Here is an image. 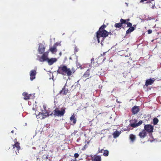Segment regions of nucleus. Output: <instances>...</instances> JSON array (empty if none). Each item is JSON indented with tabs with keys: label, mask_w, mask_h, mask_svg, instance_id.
<instances>
[{
	"label": "nucleus",
	"mask_w": 161,
	"mask_h": 161,
	"mask_svg": "<svg viewBox=\"0 0 161 161\" xmlns=\"http://www.w3.org/2000/svg\"><path fill=\"white\" fill-rule=\"evenodd\" d=\"M105 25H102L99 29V30L96 33V37L97 38L98 43H99L100 41L102 45V42L104 40L105 38L108 36V32L104 30L106 27Z\"/></svg>",
	"instance_id": "obj_1"
},
{
	"label": "nucleus",
	"mask_w": 161,
	"mask_h": 161,
	"mask_svg": "<svg viewBox=\"0 0 161 161\" xmlns=\"http://www.w3.org/2000/svg\"><path fill=\"white\" fill-rule=\"evenodd\" d=\"M58 73L63 75L70 76L72 74V71L69 68L64 65H61L58 67Z\"/></svg>",
	"instance_id": "obj_2"
},
{
	"label": "nucleus",
	"mask_w": 161,
	"mask_h": 161,
	"mask_svg": "<svg viewBox=\"0 0 161 161\" xmlns=\"http://www.w3.org/2000/svg\"><path fill=\"white\" fill-rule=\"evenodd\" d=\"M65 108L64 107H63L59 110L58 108H56L53 111V112L50 114V115L53 114L55 116L61 117L64 115L65 113Z\"/></svg>",
	"instance_id": "obj_3"
},
{
	"label": "nucleus",
	"mask_w": 161,
	"mask_h": 161,
	"mask_svg": "<svg viewBox=\"0 0 161 161\" xmlns=\"http://www.w3.org/2000/svg\"><path fill=\"white\" fill-rule=\"evenodd\" d=\"M130 123L129 125L133 128H136L140 125L142 123V121L140 120L138 122L136 119L131 120Z\"/></svg>",
	"instance_id": "obj_4"
},
{
	"label": "nucleus",
	"mask_w": 161,
	"mask_h": 161,
	"mask_svg": "<svg viewBox=\"0 0 161 161\" xmlns=\"http://www.w3.org/2000/svg\"><path fill=\"white\" fill-rule=\"evenodd\" d=\"M49 53V50L44 52L42 56L39 59V61L41 62H43L46 61H47L48 59L47 57Z\"/></svg>",
	"instance_id": "obj_5"
},
{
	"label": "nucleus",
	"mask_w": 161,
	"mask_h": 161,
	"mask_svg": "<svg viewBox=\"0 0 161 161\" xmlns=\"http://www.w3.org/2000/svg\"><path fill=\"white\" fill-rule=\"evenodd\" d=\"M145 130L148 132H151L153 131V127L150 125H146L144 126Z\"/></svg>",
	"instance_id": "obj_6"
},
{
	"label": "nucleus",
	"mask_w": 161,
	"mask_h": 161,
	"mask_svg": "<svg viewBox=\"0 0 161 161\" xmlns=\"http://www.w3.org/2000/svg\"><path fill=\"white\" fill-rule=\"evenodd\" d=\"M36 70H32L30 72V79L32 80L35 78L36 75Z\"/></svg>",
	"instance_id": "obj_7"
},
{
	"label": "nucleus",
	"mask_w": 161,
	"mask_h": 161,
	"mask_svg": "<svg viewBox=\"0 0 161 161\" xmlns=\"http://www.w3.org/2000/svg\"><path fill=\"white\" fill-rule=\"evenodd\" d=\"M67 87L68 86H66L65 85L63 88L62 90L60 92V93L63 95H66L69 91L68 88H67Z\"/></svg>",
	"instance_id": "obj_8"
},
{
	"label": "nucleus",
	"mask_w": 161,
	"mask_h": 161,
	"mask_svg": "<svg viewBox=\"0 0 161 161\" xmlns=\"http://www.w3.org/2000/svg\"><path fill=\"white\" fill-rule=\"evenodd\" d=\"M14 142L15 143L14 145H12L13 148H14L15 147H16V148L18 152L20 148V147L19 146V143L18 142H17V140L16 139H15L14 140Z\"/></svg>",
	"instance_id": "obj_9"
},
{
	"label": "nucleus",
	"mask_w": 161,
	"mask_h": 161,
	"mask_svg": "<svg viewBox=\"0 0 161 161\" xmlns=\"http://www.w3.org/2000/svg\"><path fill=\"white\" fill-rule=\"evenodd\" d=\"M70 123L71 125H74L76 123V118H75V116L74 115H72L70 117Z\"/></svg>",
	"instance_id": "obj_10"
},
{
	"label": "nucleus",
	"mask_w": 161,
	"mask_h": 161,
	"mask_svg": "<svg viewBox=\"0 0 161 161\" xmlns=\"http://www.w3.org/2000/svg\"><path fill=\"white\" fill-rule=\"evenodd\" d=\"M57 61V59L56 58H52L50 59L48 58L47 62L49 65H52L54 62Z\"/></svg>",
	"instance_id": "obj_11"
},
{
	"label": "nucleus",
	"mask_w": 161,
	"mask_h": 161,
	"mask_svg": "<svg viewBox=\"0 0 161 161\" xmlns=\"http://www.w3.org/2000/svg\"><path fill=\"white\" fill-rule=\"evenodd\" d=\"M155 80V79H149L147 80L146 81L145 85L146 86H148L149 85H152L153 83Z\"/></svg>",
	"instance_id": "obj_12"
},
{
	"label": "nucleus",
	"mask_w": 161,
	"mask_h": 161,
	"mask_svg": "<svg viewBox=\"0 0 161 161\" xmlns=\"http://www.w3.org/2000/svg\"><path fill=\"white\" fill-rule=\"evenodd\" d=\"M45 50V47L43 45H41L40 46L38 49L39 53L40 54L43 53H44Z\"/></svg>",
	"instance_id": "obj_13"
},
{
	"label": "nucleus",
	"mask_w": 161,
	"mask_h": 161,
	"mask_svg": "<svg viewBox=\"0 0 161 161\" xmlns=\"http://www.w3.org/2000/svg\"><path fill=\"white\" fill-rule=\"evenodd\" d=\"M24 96V99L25 100H28L30 99V97L31 96V94H28L26 92H24L22 94Z\"/></svg>",
	"instance_id": "obj_14"
},
{
	"label": "nucleus",
	"mask_w": 161,
	"mask_h": 161,
	"mask_svg": "<svg viewBox=\"0 0 161 161\" xmlns=\"http://www.w3.org/2000/svg\"><path fill=\"white\" fill-rule=\"evenodd\" d=\"M89 75V71L88 70H87L82 76V79L84 80H86V79H85L86 78V79L88 78Z\"/></svg>",
	"instance_id": "obj_15"
},
{
	"label": "nucleus",
	"mask_w": 161,
	"mask_h": 161,
	"mask_svg": "<svg viewBox=\"0 0 161 161\" xmlns=\"http://www.w3.org/2000/svg\"><path fill=\"white\" fill-rule=\"evenodd\" d=\"M92 161H101V157L99 156H95L92 158Z\"/></svg>",
	"instance_id": "obj_16"
},
{
	"label": "nucleus",
	"mask_w": 161,
	"mask_h": 161,
	"mask_svg": "<svg viewBox=\"0 0 161 161\" xmlns=\"http://www.w3.org/2000/svg\"><path fill=\"white\" fill-rule=\"evenodd\" d=\"M146 132L145 130H143L139 133V136L141 138H143L146 136Z\"/></svg>",
	"instance_id": "obj_17"
},
{
	"label": "nucleus",
	"mask_w": 161,
	"mask_h": 161,
	"mask_svg": "<svg viewBox=\"0 0 161 161\" xmlns=\"http://www.w3.org/2000/svg\"><path fill=\"white\" fill-rule=\"evenodd\" d=\"M139 111V109L138 107L134 106L132 109V111L134 114L137 113Z\"/></svg>",
	"instance_id": "obj_18"
},
{
	"label": "nucleus",
	"mask_w": 161,
	"mask_h": 161,
	"mask_svg": "<svg viewBox=\"0 0 161 161\" xmlns=\"http://www.w3.org/2000/svg\"><path fill=\"white\" fill-rule=\"evenodd\" d=\"M121 133V131H116L113 133V135L114 138H116L119 136Z\"/></svg>",
	"instance_id": "obj_19"
},
{
	"label": "nucleus",
	"mask_w": 161,
	"mask_h": 161,
	"mask_svg": "<svg viewBox=\"0 0 161 161\" xmlns=\"http://www.w3.org/2000/svg\"><path fill=\"white\" fill-rule=\"evenodd\" d=\"M48 50L50 51L52 53L56 52L57 51V47H56L55 46H53V47L50 48Z\"/></svg>",
	"instance_id": "obj_20"
},
{
	"label": "nucleus",
	"mask_w": 161,
	"mask_h": 161,
	"mask_svg": "<svg viewBox=\"0 0 161 161\" xmlns=\"http://www.w3.org/2000/svg\"><path fill=\"white\" fill-rule=\"evenodd\" d=\"M135 29V28L134 27H129L128 29L126 31V34H128L132 32Z\"/></svg>",
	"instance_id": "obj_21"
},
{
	"label": "nucleus",
	"mask_w": 161,
	"mask_h": 161,
	"mask_svg": "<svg viewBox=\"0 0 161 161\" xmlns=\"http://www.w3.org/2000/svg\"><path fill=\"white\" fill-rule=\"evenodd\" d=\"M136 136L133 134H130V139L131 142H133L136 139Z\"/></svg>",
	"instance_id": "obj_22"
},
{
	"label": "nucleus",
	"mask_w": 161,
	"mask_h": 161,
	"mask_svg": "<svg viewBox=\"0 0 161 161\" xmlns=\"http://www.w3.org/2000/svg\"><path fill=\"white\" fill-rule=\"evenodd\" d=\"M37 116L38 117V118H40L41 119H43L45 118V117H44V115H43V112L39 113V114L37 115Z\"/></svg>",
	"instance_id": "obj_23"
},
{
	"label": "nucleus",
	"mask_w": 161,
	"mask_h": 161,
	"mask_svg": "<svg viewBox=\"0 0 161 161\" xmlns=\"http://www.w3.org/2000/svg\"><path fill=\"white\" fill-rule=\"evenodd\" d=\"M129 19H121L120 20V21L122 23V24H127V23L128 21H129Z\"/></svg>",
	"instance_id": "obj_24"
},
{
	"label": "nucleus",
	"mask_w": 161,
	"mask_h": 161,
	"mask_svg": "<svg viewBox=\"0 0 161 161\" xmlns=\"http://www.w3.org/2000/svg\"><path fill=\"white\" fill-rule=\"evenodd\" d=\"M122 23L120 22V23H116L114 25V26L116 28H120L122 26Z\"/></svg>",
	"instance_id": "obj_25"
},
{
	"label": "nucleus",
	"mask_w": 161,
	"mask_h": 161,
	"mask_svg": "<svg viewBox=\"0 0 161 161\" xmlns=\"http://www.w3.org/2000/svg\"><path fill=\"white\" fill-rule=\"evenodd\" d=\"M103 151H104V152H103L104 156H108V153H109L108 151L107 150H105Z\"/></svg>",
	"instance_id": "obj_26"
},
{
	"label": "nucleus",
	"mask_w": 161,
	"mask_h": 161,
	"mask_svg": "<svg viewBox=\"0 0 161 161\" xmlns=\"http://www.w3.org/2000/svg\"><path fill=\"white\" fill-rule=\"evenodd\" d=\"M158 119L156 118H154L153 120V124L154 125H156L158 122Z\"/></svg>",
	"instance_id": "obj_27"
},
{
	"label": "nucleus",
	"mask_w": 161,
	"mask_h": 161,
	"mask_svg": "<svg viewBox=\"0 0 161 161\" xmlns=\"http://www.w3.org/2000/svg\"><path fill=\"white\" fill-rule=\"evenodd\" d=\"M43 115H44V117H45V118L47 117L49 115L47 112H43Z\"/></svg>",
	"instance_id": "obj_28"
},
{
	"label": "nucleus",
	"mask_w": 161,
	"mask_h": 161,
	"mask_svg": "<svg viewBox=\"0 0 161 161\" xmlns=\"http://www.w3.org/2000/svg\"><path fill=\"white\" fill-rule=\"evenodd\" d=\"M126 25H127V27H132V24L129 21H128Z\"/></svg>",
	"instance_id": "obj_29"
},
{
	"label": "nucleus",
	"mask_w": 161,
	"mask_h": 161,
	"mask_svg": "<svg viewBox=\"0 0 161 161\" xmlns=\"http://www.w3.org/2000/svg\"><path fill=\"white\" fill-rule=\"evenodd\" d=\"M89 143V142H87V144H86L84 146V147H83V148H82V150H85L86 148H87L88 147V145H87V144H88Z\"/></svg>",
	"instance_id": "obj_30"
},
{
	"label": "nucleus",
	"mask_w": 161,
	"mask_h": 161,
	"mask_svg": "<svg viewBox=\"0 0 161 161\" xmlns=\"http://www.w3.org/2000/svg\"><path fill=\"white\" fill-rule=\"evenodd\" d=\"M79 156V154L77 153H75L74 154V157H75V158H78Z\"/></svg>",
	"instance_id": "obj_31"
},
{
	"label": "nucleus",
	"mask_w": 161,
	"mask_h": 161,
	"mask_svg": "<svg viewBox=\"0 0 161 161\" xmlns=\"http://www.w3.org/2000/svg\"><path fill=\"white\" fill-rule=\"evenodd\" d=\"M60 45V43H58V42H56L54 44V45H53V46H55L56 47H57V46L58 45Z\"/></svg>",
	"instance_id": "obj_32"
},
{
	"label": "nucleus",
	"mask_w": 161,
	"mask_h": 161,
	"mask_svg": "<svg viewBox=\"0 0 161 161\" xmlns=\"http://www.w3.org/2000/svg\"><path fill=\"white\" fill-rule=\"evenodd\" d=\"M148 33L149 34H151L152 32V31L151 30H149L147 31Z\"/></svg>",
	"instance_id": "obj_33"
},
{
	"label": "nucleus",
	"mask_w": 161,
	"mask_h": 161,
	"mask_svg": "<svg viewBox=\"0 0 161 161\" xmlns=\"http://www.w3.org/2000/svg\"><path fill=\"white\" fill-rule=\"evenodd\" d=\"M103 149H102L101 150H100L99 149L98 152L99 153H103Z\"/></svg>",
	"instance_id": "obj_34"
},
{
	"label": "nucleus",
	"mask_w": 161,
	"mask_h": 161,
	"mask_svg": "<svg viewBox=\"0 0 161 161\" xmlns=\"http://www.w3.org/2000/svg\"><path fill=\"white\" fill-rule=\"evenodd\" d=\"M155 4H153L151 6V8H154L155 7Z\"/></svg>",
	"instance_id": "obj_35"
},
{
	"label": "nucleus",
	"mask_w": 161,
	"mask_h": 161,
	"mask_svg": "<svg viewBox=\"0 0 161 161\" xmlns=\"http://www.w3.org/2000/svg\"><path fill=\"white\" fill-rule=\"evenodd\" d=\"M147 0H141L140 2V3H142L143 2H144L146 1Z\"/></svg>",
	"instance_id": "obj_36"
},
{
	"label": "nucleus",
	"mask_w": 161,
	"mask_h": 161,
	"mask_svg": "<svg viewBox=\"0 0 161 161\" xmlns=\"http://www.w3.org/2000/svg\"><path fill=\"white\" fill-rule=\"evenodd\" d=\"M94 61V58H92L91 59V63H92L93 61Z\"/></svg>",
	"instance_id": "obj_37"
},
{
	"label": "nucleus",
	"mask_w": 161,
	"mask_h": 161,
	"mask_svg": "<svg viewBox=\"0 0 161 161\" xmlns=\"http://www.w3.org/2000/svg\"><path fill=\"white\" fill-rule=\"evenodd\" d=\"M71 161H76V158H75L74 159H72Z\"/></svg>",
	"instance_id": "obj_38"
},
{
	"label": "nucleus",
	"mask_w": 161,
	"mask_h": 161,
	"mask_svg": "<svg viewBox=\"0 0 161 161\" xmlns=\"http://www.w3.org/2000/svg\"><path fill=\"white\" fill-rule=\"evenodd\" d=\"M125 4H126V6L127 7H128V3H125Z\"/></svg>",
	"instance_id": "obj_39"
},
{
	"label": "nucleus",
	"mask_w": 161,
	"mask_h": 161,
	"mask_svg": "<svg viewBox=\"0 0 161 161\" xmlns=\"http://www.w3.org/2000/svg\"><path fill=\"white\" fill-rule=\"evenodd\" d=\"M106 53V52H104V53H103V56L105 54V53Z\"/></svg>",
	"instance_id": "obj_40"
},
{
	"label": "nucleus",
	"mask_w": 161,
	"mask_h": 161,
	"mask_svg": "<svg viewBox=\"0 0 161 161\" xmlns=\"http://www.w3.org/2000/svg\"><path fill=\"white\" fill-rule=\"evenodd\" d=\"M11 133H14V131L13 130H12V131H11Z\"/></svg>",
	"instance_id": "obj_41"
},
{
	"label": "nucleus",
	"mask_w": 161,
	"mask_h": 161,
	"mask_svg": "<svg viewBox=\"0 0 161 161\" xmlns=\"http://www.w3.org/2000/svg\"><path fill=\"white\" fill-rule=\"evenodd\" d=\"M59 54L61 56V54H62L61 53V52Z\"/></svg>",
	"instance_id": "obj_42"
},
{
	"label": "nucleus",
	"mask_w": 161,
	"mask_h": 161,
	"mask_svg": "<svg viewBox=\"0 0 161 161\" xmlns=\"http://www.w3.org/2000/svg\"><path fill=\"white\" fill-rule=\"evenodd\" d=\"M136 26V25H133V27H135Z\"/></svg>",
	"instance_id": "obj_43"
},
{
	"label": "nucleus",
	"mask_w": 161,
	"mask_h": 161,
	"mask_svg": "<svg viewBox=\"0 0 161 161\" xmlns=\"http://www.w3.org/2000/svg\"><path fill=\"white\" fill-rule=\"evenodd\" d=\"M116 101L117 102L119 103V101H118L117 100Z\"/></svg>",
	"instance_id": "obj_44"
},
{
	"label": "nucleus",
	"mask_w": 161,
	"mask_h": 161,
	"mask_svg": "<svg viewBox=\"0 0 161 161\" xmlns=\"http://www.w3.org/2000/svg\"><path fill=\"white\" fill-rule=\"evenodd\" d=\"M150 142H153V141H152L150 140Z\"/></svg>",
	"instance_id": "obj_45"
},
{
	"label": "nucleus",
	"mask_w": 161,
	"mask_h": 161,
	"mask_svg": "<svg viewBox=\"0 0 161 161\" xmlns=\"http://www.w3.org/2000/svg\"><path fill=\"white\" fill-rule=\"evenodd\" d=\"M81 68L82 69V66H81Z\"/></svg>",
	"instance_id": "obj_46"
}]
</instances>
